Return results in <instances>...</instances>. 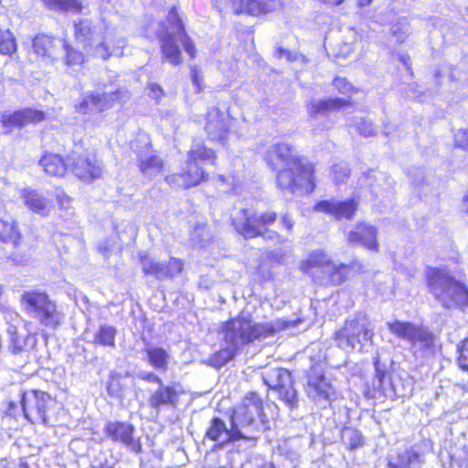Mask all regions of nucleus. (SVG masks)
<instances>
[{
    "label": "nucleus",
    "instance_id": "obj_1",
    "mask_svg": "<svg viewBox=\"0 0 468 468\" xmlns=\"http://www.w3.org/2000/svg\"><path fill=\"white\" fill-rule=\"evenodd\" d=\"M268 167L275 173L279 189L292 194L303 190L312 194L317 185L316 165L297 154L295 147L288 142L273 144L264 154Z\"/></svg>",
    "mask_w": 468,
    "mask_h": 468
},
{
    "label": "nucleus",
    "instance_id": "obj_2",
    "mask_svg": "<svg viewBox=\"0 0 468 468\" xmlns=\"http://www.w3.org/2000/svg\"><path fill=\"white\" fill-rule=\"evenodd\" d=\"M183 16L184 13L177 6H171L165 16L166 26L163 27V31L158 35L162 60L173 66L181 65L183 56L176 35L168 30L170 28L176 30L178 38L189 58L194 59L197 55L196 44L186 31Z\"/></svg>",
    "mask_w": 468,
    "mask_h": 468
},
{
    "label": "nucleus",
    "instance_id": "obj_3",
    "mask_svg": "<svg viewBox=\"0 0 468 468\" xmlns=\"http://www.w3.org/2000/svg\"><path fill=\"white\" fill-rule=\"evenodd\" d=\"M69 161L70 173L80 183L91 185L103 179L105 165L96 151L72 152Z\"/></svg>",
    "mask_w": 468,
    "mask_h": 468
},
{
    "label": "nucleus",
    "instance_id": "obj_4",
    "mask_svg": "<svg viewBox=\"0 0 468 468\" xmlns=\"http://www.w3.org/2000/svg\"><path fill=\"white\" fill-rule=\"evenodd\" d=\"M122 97L121 90L112 92L88 91L82 94L80 101L74 105V110L80 115L102 113L120 102Z\"/></svg>",
    "mask_w": 468,
    "mask_h": 468
},
{
    "label": "nucleus",
    "instance_id": "obj_5",
    "mask_svg": "<svg viewBox=\"0 0 468 468\" xmlns=\"http://www.w3.org/2000/svg\"><path fill=\"white\" fill-rule=\"evenodd\" d=\"M47 120V112L34 107H23L0 115V124L4 134L12 133L27 125H37Z\"/></svg>",
    "mask_w": 468,
    "mask_h": 468
},
{
    "label": "nucleus",
    "instance_id": "obj_6",
    "mask_svg": "<svg viewBox=\"0 0 468 468\" xmlns=\"http://www.w3.org/2000/svg\"><path fill=\"white\" fill-rule=\"evenodd\" d=\"M204 132L214 144L227 146L232 134L229 119L218 107L209 108L204 115Z\"/></svg>",
    "mask_w": 468,
    "mask_h": 468
},
{
    "label": "nucleus",
    "instance_id": "obj_7",
    "mask_svg": "<svg viewBox=\"0 0 468 468\" xmlns=\"http://www.w3.org/2000/svg\"><path fill=\"white\" fill-rule=\"evenodd\" d=\"M210 175L200 164L186 161V167L179 172L165 177V181L173 188L188 190L209 181Z\"/></svg>",
    "mask_w": 468,
    "mask_h": 468
},
{
    "label": "nucleus",
    "instance_id": "obj_8",
    "mask_svg": "<svg viewBox=\"0 0 468 468\" xmlns=\"http://www.w3.org/2000/svg\"><path fill=\"white\" fill-rule=\"evenodd\" d=\"M234 16H266L280 9V0H227Z\"/></svg>",
    "mask_w": 468,
    "mask_h": 468
},
{
    "label": "nucleus",
    "instance_id": "obj_9",
    "mask_svg": "<svg viewBox=\"0 0 468 468\" xmlns=\"http://www.w3.org/2000/svg\"><path fill=\"white\" fill-rule=\"evenodd\" d=\"M234 16H266L280 9V0H227Z\"/></svg>",
    "mask_w": 468,
    "mask_h": 468
},
{
    "label": "nucleus",
    "instance_id": "obj_10",
    "mask_svg": "<svg viewBox=\"0 0 468 468\" xmlns=\"http://www.w3.org/2000/svg\"><path fill=\"white\" fill-rule=\"evenodd\" d=\"M358 207V197H351L339 201L323 199L314 205V210L329 215L336 220H351L356 216Z\"/></svg>",
    "mask_w": 468,
    "mask_h": 468
},
{
    "label": "nucleus",
    "instance_id": "obj_11",
    "mask_svg": "<svg viewBox=\"0 0 468 468\" xmlns=\"http://www.w3.org/2000/svg\"><path fill=\"white\" fill-rule=\"evenodd\" d=\"M70 155L44 150L38 159V165L46 176L64 178L70 172Z\"/></svg>",
    "mask_w": 468,
    "mask_h": 468
},
{
    "label": "nucleus",
    "instance_id": "obj_12",
    "mask_svg": "<svg viewBox=\"0 0 468 468\" xmlns=\"http://www.w3.org/2000/svg\"><path fill=\"white\" fill-rule=\"evenodd\" d=\"M153 144L150 140L145 142L135 141L134 153L137 158V166L141 173H160L164 170L165 161L157 154H150Z\"/></svg>",
    "mask_w": 468,
    "mask_h": 468
},
{
    "label": "nucleus",
    "instance_id": "obj_13",
    "mask_svg": "<svg viewBox=\"0 0 468 468\" xmlns=\"http://www.w3.org/2000/svg\"><path fill=\"white\" fill-rule=\"evenodd\" d=\"M277 219V213L265 211L261 214L246 215L240 228L237 230L243 234H264Z\"/></svg>",
    "mask_w": 468,
    "mask_h": 468
},
{
    "label": "nucleus",
    "instance_id": "obj_14",
    "mask_svg": "<svg viewBox=\"0 0 468 468\" xmlns=\"http://www.w3.org/2000/svg\"><path fill=\"white\" fill-rule=\"evenodd\" d=\"M356 102L351 99L340 97L322 99L317 101H311L307 105V112L310 117L317 118L320 115H328L330 112L354 107Z\"/></svg>",
    "mask_w": 468,
    "mask_h": 468
},
{
    "label": "nucleus",
    "instance_id": "obj_15",
    "mask_svg": "<svg viewBox=\"0 0 468 468\" xmlns=\"http://www.w3.org/2000/svg\"><path fill=\"white\" fill-rule=\"evenodd\" d=\"M20 197L23 204L33 213L42 217L49 215L53 207L52 202L45 197L38 190L31 187H24L20 190Z\"/></svg>",
    "mask_w": 468,
    "mask_h": 468
},
{
    "label": "nucleus",
    "instance_id": "obj_16",
    "mask_svg": "<svg viewBox=\"0 0 468 468\" xmlns=\"http://www.w3.org/2000/svg\"><path fill=\"white\" fill-rule=\"evenodd\" d=\"M186 159L195 164L208 163L215 165L218 161V153L208 147L204 140L194 139L186 152Z\"/></svg>",
    "mask_w": 468,
    "mask_h": 468
},
{
    "label": "nucleus",
    "instance_id": "obj_17",
    "mask_svg": "<svg viewBox=\"0 0 468 468\" xmlns=\"http://www.w3.org/2000/svg\"><path fill=\"white\" fill-rule=\"evenodd\" d=\"M56 37L45 34L37 35L32 42L33 51L42 58H51L58 50Z\"/></svg>",
    "mask_w": 468,
    "mask_h": 468
},
{
    "label": "nucleus",
    "instance_id": "obj_18",
    "mask_svg": "<svg viewBox=\"0 0 468 468\" xmlns=\"http://www.w3.org/2000/svg\"><path fill=\"white\" fill-rule=\"evenodd\" d=\"M63 49L65 51L64 63L69 68L83 66L88 61V56L75 48L67 40H64Z\"/></svg>",
    "mask_w": 468,
    "mask_h": 468
},
{
    "label": "nucleus",
    "instance_id": "obj_19",
    "mask_svg": "<svg viewBox=\"0 0 468 468\" xmlns=\"http://www.w3.org/2000/svg\"><path fill=\"white\" fill-rule=\"evenodd\" d=\"M43 3L51 10L61 12L80 13L83 5L80 0H42Z\"/></svg>",
    "mask_w": 468,
    "mask_h": 468
},
{
    "label": "nucleus",
    "instance_id": "obj_20",
    "mask_svg": "<svg viewBox=\"0 0 468 468\" xmlns=\"http://www.w3.org/2000/svg\"><path fill=\"white\" fill-rule=\"evenodd\" d=\"M55 198L57 205L63 214L60 217L72 216L75 214L73 198L61 186L55 189Z\"/></svg>",
    "mask_w": 468,
    "mask_h": 468
},
{
    "label": "nucleus",
    "instance_id": "obj_21",
    "mask_svg": "<svg viewBox=\"0 0 468 468\" xmlns=\"http://www.w3.org/2000/svg\"><path fill=\"white\" fill-rule=\"evenodd\" d=\"M331 84L335 92L345 96L343 99L353 100L352 96L359 92V89L354 86L346 77L335 76Z\"/></svg>",
    "mask_w": 468,
    "mask_h": 468
},
{
    "label": "nucleus",
    "instance_id": "obj_22",
    "mask_svg": "<svg viewBox=\"0 0 468 468\" xmlns=\"http://www.w3.org/2000/svg\"><path fill=\"white\" fill-rule=\"evenodd\" d=\"M16 39L10 30L0 29V55L11 57L16 52Z\"/></svg>",
    "mask_w": 468,
    "mask_h": 468
},
{
    "label": "nucleus",
    "instance_id": "obj_23",
    "mask_svg": "<svg viewBox=\"0 0 468 468\" xmlns=\"http://www.w3.org/2000/svg\"><path fill=\"white\" fill-rule=\"evenodd\" d=\"M73 30L74 38L77 41L89 40L92 35L93 27L91 22L85 19H80L74 23Z\"/></svg>",
    "mask_w": 468,
    "mask_h": 468
},
{
    "label": "nucleus",
    "instance_id": "obj_24",
    "mask_svg": "<svg viewBox=\"0 0 468 468\" xmlns=\"http://www.w3.org/2000/svg\"><path fill=\"white\" fill-rule=\"evenodd\" d=\"M453 147L468 152V128L456 131L453 134Z\"/></svg>",
    "mask_w": 468,
    "mask_h": 468
},
{
    "label": "nucleus",
    "instance_id": "obj_25",
    "mask_svg": "<svg viewBox=\"0 0 468 468\" xmlns=\"http://www.w3.org/2000/svg\"><path fill=\"white\" fill-rule=\"evenodd\" d=\"M357 132L363 137H371L376 135V130L371 122L362 119L356 126Z\"/></svg>",
    "mask_w": 468,
    "mask_h": 468
},
{
    "label": "nucleus",
    "instance_id": "obj_26",
    "mask_svg": "<svg viewBox=\"0 0 468 468\" xmlns=\"http://www.w3.org/2000/svg\"><path fill=\"white\" fill-rule=\"evenodd\" d=\"M191 80L195 87L196 92L200 93L204 90V77L200 70L196 68L191 69L190 72Z\"/></svg>",
    "mask_w": 468,
    "mask_h": 468
},
{
    "label": "nucleus",
    "instance_id": "obj_27",
    "mask_svg": "<svg viewBox=\"0 0 468 468\" xmlns=\"http://www.w3.org/2000/svg\"><path fill=\"white\" fill-rule=\"evenodd\" d=\"M375 232H376V229L372 226H370L368 224H366L364 222H360V223L356 224V230L350 232L349 234H367V235H369V234H375Z\"/></svg>",
    "mask_w": 468,
    "mask_h": 468
},
{
    "label": "nucleus",
    "instance_id": "obj_28",
    "mask_svg": "<svg viewBox=\"0 0 468 468\" xmlns=\"http://www.w3.org/2000/svg\"><path fill=\"white\" fill-rule=\"evenodd\" d=\"M148 89L152 93V98L155 101H160L165 96V91L162 86L158 83H149Z\"/></svg>",
    "mask_w": 468,
    "mask_h": 468
},
{
    "label": "nucleus",
    "instance_id": "obj_29",
    "mask_svg": "<svg viewBox=\"0 0 468 468\" xmlns=\"http://www.w3.org/2000/svg\"><path fill=\"white\" fill-rule=\"evenodd\" d=\"M275 56L279 59L285 58L288 61H293L295 59V56L289 49L282 47H278L275 49Z\"/></svg>",
    "mask_w": 468,
    "mask_h": 468
},
{
    "label": "nucleus",
    "instance_id": "obj_30",
    "mask_svg": "<svg viewBox=\"0 0 468 468\" xmlns=\"http://www.w3.org/2000/svg\"><path fill=\"white\" fill-rule=\"evenodd\" d=\"M281 224L282 225L283 230L290 232L293 229L294 222H293L292 218L288 214H284L282 217Z\"/></svg>",
    "mask_w": 468,
    "mask_h": 468
},
{
    "label": "nucleus",
    "instance_id": "obj_31",
    "mask_svg": "<svg viewBox=\"0 0 468 468\" xmlns=\"http://www.w3.org/2000/svg\"><path fill=\"white\" fill-rule=\"evenodd\" d=\"M391 34L398 38V41L399 43L404 42V40H405V34L402 31V29L398 28L396 30H392Z\"/></svg>",
    "mask_w": 468,
    "mask_h": 468
},
{
    "label": "nucleus",
    "instance_id": "obj_32",
    "mask_svg": "<svg viewBox=\"0 0 468 468\" xmlns=\"http://www.w3.org/2000/svg\"><path fill=\"white\" fill-rule=\"evenodd\" d=\"M215 179H216L217 183H218L221 186H226V185H229V183L228 176L225 175H218L215 177Z\"/></svg>",
    "mask_w": 468,
    "mask_h": 468
},
{
    "label": "nucleus",
    "instance_id": "obj_33",
    "mask_svg": "<svg viewBox=\"0 0 468 468\" xmlns=\"http://www.w3.org/2000/svg\"><path fill=\"white\" fill-rule=\"evenodd\" d=\"M373 0H357V5L359 7H365L369 5Z\"/></svg>",
    "mask_w": 468,
    "mask_h": 468
},
{
    "label": "nucleus",
    "instance_id": "obj_34",
    "mask_svg": "<svg viewBox=\"0 0 468 468\" xmlns=\"http://www.w3.org/2000/svg\"><path fill=\"white\" fill-rule=\"evenodd\" d=\"M463 202L466 204V208L468 210V193L464 196Z\"/></svg>",
    "mask_w": 468,
    "mask_h": 468
},
{
    "label": "nucleus",
    "instance_id": "obj_35",
    "mask_svg": "<svg viewBox=\"0 0 468 468\" xmlns=\"http://www.w3.org/2000/svg\"><path fill=\"white\" fill-rule=\"evenodd\" d=\"M100 46H101L103 49H106V50L108 49V47H107V45H106V44L101 43Z\"/></svg>",
    "mask_w": 468,
    "mask_h": 468
},
{
    "label": "nucleus",
    "instance_id": "obj_36",
    "mask_svg": "<svg viewBox=\"0 0 468 468\" xmlns=\"http://www.w3.org/2000/svg\"><path fill=\"white\" fill-rule=\"evenodd\" d=\"M90 46H91V45H90V43H87V44L85 45V48H87V47H90Z\"/></svg>",
    "mask_w": 468,
    "mask_h": 468
}]
</instances>
